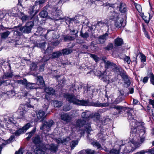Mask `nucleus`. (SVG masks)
<instances>
[{
	"label": "nucleus",
	"instance_id": "f257e3e1",
	"mask_svg": "<svg viewBox=\"0 0 154 154\" xmlns=\"http://www.w3.org/2000/svg\"><path fill=\"white\" fill-rule=\"evenodd\" d=\"M131 131L130 141H121L120 149L122 153H127L134 151L141 145L145 139L146 134L144 123L136 121Z\"/></svg>",
	"mask_w": 154,
	"mask_h": 154
},
{
	"label": "nucleus",
	"instance_id": "f03ea898",
	"mask_svg": "<svg viewBox=\"0 0 154 154\" xmlns=\"http://www.w3.org/2000/svg\"><path fill=\"white\" fill-rule=\"evenodd\" d=\"M113 108L116 109V112H114V115L121 116H127L128 119L132 120L134 118L131 112V111H132L131 108L128 107H124L122 106H115Z\"/></svg>",
	"mask_w": 154,
	"mask_h": 154
},
{
	"label": "nucleus",
	"instance_id": "7ed1b4c3",
	"mask_svg": "<svg viewBox=\"0 0 154 154\" xmlns=\"http://www.w3.org/2000/svg\"><path fill=\"white\" fill-rule=\"evenodd\" d=\"M64 97L70 103L80 105L86 106L89 105V103L88 100H79L77 99L73 94H66L64 95Z\"/></svg>",
	"mask_w": 154,
	"mask_h": 154
},
{
	"label": "nucleus",
	"instance_id": "20e7f679",
	"mask_svg": "<svg viewBox=\"0 0 154 154\" xmlns=\"http://www.w3.org/2000/svg\"><path fill=\"white\" fill-rule=\"evenodd\" d=\"M43 8L44 10L49 12L54 17L59 16L62 13L61 11L56 6L53 7L48 4Z\"/></svg>",
	"mask_w": 154,
	"mask_h": 154
},
{
	"label": "nucleus",
	"instance_id": "39448f33",
	"mask_svg": "<svg viewBox=\"0 0 154 154\" xmlns=\"http://www.w3.org/2000/svg\"><path fill=\"white\" fill-rule=\"evenodd\" d=\"M34 25V21H31L27 22L25 26L20 27L19 30L21 32L29 34L31 33L32 29Z\"/></svg>",
	"mask_w": 154,
	"mask_h": 154
},
{
	"label": "nucleus",
	"instance_id": "423d86ee",
	"mask_svg": "<svg viewBox=\"0 0 154 154\" xmlns=\"http://www.w3.org/2000/svg\"><path fill=\"white\" fill-rule=\"evenodd\" d=\"M28 107L27 105H21L19 107L18 110L17 111V113L18 115V118L22 119L24 117V115L25 114L27 111V109Z\"/></svg>",
	"mask_w": 154,
	"mask_h": 154
},
{
	"label": "nucleus",
	"instance_id": "0eeeda50",
	"mask_svg": "<svg viewBox=\"0 0 154 154\" xmlns=\"http://www.w3.org/2000/svg\"><path fill=\"white\" fill-rule=\"evenodd\" d=\"M30 126V124L29 123L26 124L25 125L23 126L22 128H20L15 132L13 133L15 136H18L21 134H23L28 129Z\"/></svg>",
	"mask_w": 154,
	"mask_h": 154
},
{
	"label": "nucleus",
	"instance_id": "6e6552de",
	"mask_svg": "<svg viewBox=\"0 0 154 154\" xmlns=\"http://www.w3.org/2000/svg\"><path fill=\"white\" fill-rule=\"evenodd\" d=\"M54 121L51 119L47 121H45L43 124L42 127H41L40 129L48 131L50 130V128L54 124Z\"/></svg>",
	"mask_w": 154,
	"mask_h": 154
},
{
	"label": "nucleus",
	"instance_id": "1a4fd4ad",
	"mask_svg": "<svg viewBox=\"0 0 154 154\" xmlns=\"http://www.w3.org/2000/svg\"><path fill=\"white\" fill-rule=\"evenodd\" d=\"M46 112L43 110H39L37 113V118L36 119V122H41L46 117Z\"/></svg>",
	"mask_w": 154,
	"mask_h": 154
},
{
	"label": "nucleus",
	"instance_id": "9d476101",
	"mask_svg": "<svg viewBox=\"0 0 154 154\" xmlns=\"http://www.w3.org/2000/svg\"><path fill=\"white\" fill-rule=\"evenodd\" d=\"M32 142L35 144L39 146H42L43 145H45L43 142L42 138L39 136L33 137Z\"/></svg>",
	"mask_w": 154,
	"mask_h": 154
},
{
	"label": "nucleus",
	"instance_id": "9b49d317",
	"mask_svg": "<svg viewBox=\"0 0 154 154\" xmlns=\"http://www.w3.org/2000/svg\"><path fill=\"white\" fill-rule=\"evenodd\" d=\"M60 119L65 123L70 122L71 120V117L67 113H64L60 115Z\"/></svg>",
	"mask_w": 154,
	"mask_h": 154
},
{
	"label": "nucleus",
	"instance_id": "f8f14e48",
	"mask_svg": "<svg viewBox=\"0 0 154 154\" xmlns=\"http://www.w3.org/2000/svg\"><path fill=\"white\" fill-rule=\"evenodd\" d=\"M43 147L44 149L49 150L54 152H56L57 149V147L53 144H45Z\"/></svg>",
	"mask_w": 154,
	"mask_h": 154
},
{
	"label": "nucleus",
	"instance_id": "ddd939ff",
	"mask_svg": "<svg viewBox=\"0 0 154 154\" xmlns=\"http://www.w3.org/2000/svg\"><path fill=\"white\" fill-rule=\"evenodd\" d=\"M117 19L115 23V25L116 27H124L125 26V23H123L124 19H123L117 18Z\"/></svg>",
	"mask_w": 154,
	"mask_h": 154
},
{
	"label": "nucleus",
	"instance_id": "4468645a",
	"mask_svg": "<svg viewBox=\"0 0 154 154\" xmlns=\"http://www.w3.org/2000/svg\"><path fill=\"white\" fill-rule=\"evenodd\" d=\"M36 6V5L35 4L34 5L30 6L29 8L27 9L28 13L30 15H32L34 11H35V12L33 15V16L32 17H33L39 11V10L38 9L36 10H35V8Z\"/></svg>",
	"mask_w": 154,
	"mask_h": 154
},
{
	"label": "nucleus",
	"instance_id": "2eb2a0df",
	"mask_svg": "<svg viewBox=\"0 0 154 154\" xmlns=\"http://www.w3.org/2000/svg\"><path fill=\"white\" fill-rule=\"evenodd\" d=\"M49 60V58H47L46 56H44L41 59V61L42 63L41 65H40L39 69L40 71H42L44 70V66L47 63V62Z\"/></svg>",
	"mask_w": 154,
	"mask_h": 154
},
{
	"label": "nucleus",
	"instance_id": "dca6fc26",
	"mask_svg": "<svg viewBox=\"0 0 154 154\" xmlns=\"http://www.w3.org/2000/svg\"><path fill=\"white\" fill-rule=\"evenodd\" d=\"M44 90L46 93L50 95H54L55 94V90L52 87H45Z\"/></svg>",
	"mask_w": 154,
	"mask_h": 154
},
{
	"label": "nucleus",
	"instance_id": "f3484780",
	"mask_svg": "<svg viewBox=\"0 0 154 154\" xmlns=\"http://www.w3.org/2000/svg\"><path fill=\"white\" fill-rule=\"evenodd\" d=\"M108 36V34L107 33L100 35L98 37V41L101 44L104 43L106 40V37Z\"/></svg>",
	"mask_w": 154,
	"mask_h": 154
},
{
	"label": "nucleus",
	"instance_id": "a211bd4d",
	"mask_svg": "<svg viewBox=\"0 0 154 154\" xmlns=\"http://www.w3.org/2000/svg\"><path fill=\"white\" fill-rule=\"evenodd\" d=\"M95 151L91 149H83L79 152V154H94Z\"/></svg>",
	"mask_w": 154,
	"mask_h": 154
},
{
	"label": "nucleus",
	"instance_id": "6ab92c4d",
	"mask_svg": "<svg viewBox=\"0 0 154 154\" xmlns=\"http://www.w3.org/2000/svg\"><path fill=\"white\" fill-rule=\"evenodd\" d=\"M120 11L122 13H125L126 12L127 8L126 5L124 3L120 2L119 6H118L117 7H119Z\"/></svg>",
	"mask_w": 154,
	"mask_h": 154
},
{
	"label": "nucleus",
	"instance_id": "aec40b11",
	"mask_svg": "<svg viewBox=\"0 0 154 154\" xmlns=\"http://www.w3.org/2000/svg\"><path fill=\"white\" fill-rule=\"evenodd\" d=\"M46 30L44 29H43L41 27H39L37 28V30L36 32L38 33H39L41 35H44L45 38H46V36L49 32V31L48 30L46 34H43V32L46 31Z\"/></svg>",
	"mask_w": 154,
	"mask_h": 154
},
{
	"label": "nucleus",
	"instance_id": "412c9836",
	"mask_svg": "<svg viewBox=\"0 0 154 154\" xmlns=\"http://www.w3.org/2000/svg\"><path fill=\"white\" fill-rule=\"evenodd\" d=\"M112 70L113 72L118 73V75H119V74H120L123 70L122 68L118 66L115 64V65H114L112 68Z\"/></svg>",
	"mask_w": 154,
	"mask_h": 154
},
{
	"label": "nucleus",
	"instance_id": "4be33fe9",
	"mask_svg": "<svg viewBox=\"0 0 154 154\" xmlns=\"http://www.w3.org/2000/svg\"><path fill=\"white\" fill-rule=\"evenodd\" d=\"M36 84L32 83H30L27 81V83L25 85L26 88L28 90H31L36 88Z\"/></svg>",
	"mask_w": 154,
	"mask_h": 154
},
{
	"label": "nucleus",
	"instance_id": "5701e85b",
	"mask_svg": "<svg viewBox=\"0 0 154 154\" xmlns=\"http://www.w3.org/2000/svg\"><path fill=\"white\" fill-rule=\"evenodd\" d=\"M109 104V103L108 102L101 103L97 102L93 103V106L96 107H103L108 106Z\"/></svg>",
	"mask_w": 154,
	"mask_h": 154
},
{
	"label": "nucleus",
	"instance_id": "b1692460",
	"mask_svg": "<svg viewBox=\"0 0 154 154\" xmlns=\"http://www.w3.org/2000/svg\"><path fill=\"white\" fill-rule=\"evenodd\" d=\"M20 14L21 16L20 19L23 22H25L29 19H31L33 18V17H31L29 16L24 14L22 12H21Z\"/></svg>",
	"mask_w": 154,
	"mask_h": 154
},
{
	"label": "nucleus",
	"instance_id": "393cba45",
	"mask_svg": "<svg viewBox=\"0 0 154 154\" xmlns=\"http://www.w3.org/2000/svg\"><path fill=\"white\" fill-rule=\"evenodd\" d=\"M89 30L88 29L86 32H84L82 29L80 31V36L84 39L87 38L89 36Z\"/></svg>",
	"mask_w": 154,
	"mask_h": 154
},
{
	"label": "nucleus",
	"instance_id": "a878e982",
	"mask_svg": "<svg viewBox=\"0 0 154 154\" xmlns=\"http://www.w3.org/2000/svg\"><path fill=\"white\" fill-rule=\"evenodd\" d=\"M13 76V72H11L4 73V75L2 76L0 78L2 79H9L12 78Z\"/></svg>",
	"mask_w": 154,
	"mask_h": 154
},
{
	"label": "nucleus",
	"instance_id": "bb28decb",
	"mask_svg": "<svg viewBox=\"0 0 154 154\" xmlns=\"http://www.w3.org/2000/svg\"><path fill=\"white\" fill-rule=\"evenodd\" d=\"M91 117L94 118V120L97 122H98L100 121V115L98 112H95L93 114Z\"/></svg>",
	"mask_w": 154,
	"mask_h": 154
},
{
	"label": "nucleus",
	"instance_id": "cd10ccee",
	"mask_svg": "<svg viewBox=\"0 0 154 154\" xmlns=\"http://www.w3.org/2000/svg\"><path fill=\"white\" fill-rule=\"evenodd\" d=\"M75 38L76 37L74 36H70L69 35H64L63 37V40L65 42L72 41L74 40Z\"/></svg>",
	"mask_w": 154,
	"mask_h": 154
},
{
	"label": "nucleus",
	"instance_id": "c85d7f7f",
	"mask_svg": "<svg viewBox=\"0 0 154 154\" xmlns=\"http://www.w3.org/2000/svg\"><path fill=\"white\" fill-rule=\"evenodd\" d=\"M10 33L11 32L8 31L4 32L2 33H0L1 39H6L8 37Z\"/></svg>",
	"mask_w": 154,
	"mask_h": 154
},
{
	"label": "nucleus",
	"instance_id": "c756f323",
	"mask_svg": "<svg viewBox=\"0 0 154 154\" xmlns=\"http://www.w3.org/2000/svg\"><path fill=\"white\" fill-rule=\"evenodd\" d=\"M85 130L86 133L88 134V135L87 136V139L88 140H90V138L89 137V134H90V132L91 131H92V129L90 126V124H88L86 125Z\"/></svg>",
	"mask_w": 154,
	"mask_h": 154
},
{
	"label": "nucleus",
	"instance_id": "7c9ffc66",
	"mask_svg": "<svg viewBox=\"0 0 154 154\" xmlns=\"http://www.w3.org/2000/svg\"><path fill=\"white\" fill-rule=\"evenodd\" d=\"M106 151L107 153L108 154H118L119 153V152H121L120 148L118 149H112L109 150L106 149Z\"/></svg>",
	"mask_w": 154,
	"mask_h": 154
},
{
	"label": "nucleus",
	"instance_id": "2f4dec72",
	"mask_svg": "<svg viewBox=\"0 0 154 154\" xmlns=\"http://www.w3.org/2000/svg\"><path fill=\"white\" fill-rule=\"evenodd\" d=\"M44 145H43L42 146H39L36 150V154H45V151L46 149H44L43 146Z\"/></svg>",
	"mask_w": 154,
	"mask_h": 154
},
{
	"label": "nucleus",
	"instance_id": "473e14b6",
	"mask_svg": "<svg viewBox=\"0 0 154 154\" xmlns=\"http://www.w3.org/2000/svg\"><path fill=\"white\" fill-rule=\"evenodd\" d=\"M11 81L10 80H5L0 78V86L3 85L4 86H7L10 84Z\"/></svg>",
	"mask_w": 154,
	"mask_h": 154
},
{
	"label": "nucleus",
	"instance_id": "72a5a7b5",
	"mask_svg": "<svg viewBox=\"0 0 154 154\" xmlns=\"http://www.w3.org/2000/svg\"><path fill=\"white\" fill-rule=\"evenodd\" d=\"M105 64V67L106 69H108L110 68H112L114 65H115V64L114 63L111 62L109 61L105 60L104 61Z\"/></svg>",
	"mask_w": 154,
	"mask_h": 154
},
{
	"label": "nucleus",
	"instance_id": "f704fd0d",
	"mask_svg": "<svg viewBox=\"0 0 154 154\" xmlns=\"http://www.w3.org/2000/svg\"><path fill=\"white\" fill-rule=\"evenodd\" d=\"M39 15L40 17L43 18H46L48 16V12L45 10H43L39 13Z\"/></svg>",
	"mask_w": 154,
	"mask_h": 154
},
{
	"label": "nucleus",
	"instance_id": "c9c22d12",
	"mask_svg": "<svg viewBox=\"0 0 154 154\" xmlns=\"http://www.w3.org/2000/svg\"><path fill=\"white\" fill-rule=\"evenodd\" d=\"M60 19L63 20V22H65L67 25H69L70 23H72V18H70L68 17H60Z\"/></svg>",
	"mask_w": 154,
	"mask_h": 154
},
{
	"label": "nucleus",
	"instance_id": "e433bc0d",
	"mask_svg": "<svg viewBox=\"0 0 154 154\" xmlns=\"http://www.w3.org/2000/svg\"><path fill=\"white\" fill-rule=\"evenodd\" d=\"M124 99V97L122 96H119L116 98L113 102V103L115 104H117L123 101Z\"/></svg>",
	"mask_w": 154,
	"mask_h": 154
},
{
	"label": "nucleus",
	"instance_id": "4c0bfd02",
	"mask_svg": "<svg viewBox=\"0 0 154 154\" xmlns=\"http://www.w3.org/2000/svg\"><path fill=\"white\" fill-rule=\"evenodd\" d=\"M123 43V40L121 38H117L115 40V44L116 46H120Z\"/></svg>",
	"mask_w": 154,
	"mask_h": 154
},
{
	"label": "nucleus",
	"instance_id": "58836bf2",
	"mask_svg": "<svg viewBox=\"0 0 154 154\" xmlns=\"http://www.w3.org/2000/svg\"><path fill=\"white\" fill-rule=\"evenodd\" d=\"M37 84L38 85H43L44 84V81L43 78L41 76L37 77Z\"/></svg>",
	"mask_w": 154,
	"mask_h": 154
},
{
	"label": "nucleus",
	"instance_id": "ea45409f",
	"mask_svg": "<svg viewBox=\"0 0 154 154\" xmlns=\"http://www.w3.org/2000/svg\"><path fill=\"white\" fill-rule=\"evenodd\" d=\"M53 105L54 107H59L62 105V102L57 100H53L52 101Z\"/></svg>",
	"mask_w": 154,
	"mask_h": 154
},
{
	"label": "nucleus",
	"instance_id": "a19ab883",
	"mask_svg": "<svg viewBox=\"0 0 154 154\" xmlns=\"http://www.w3.org/2000/svg\"><path fill=\"white\" fill-rule=\"evenodd\" d=\"M62 54L63 55H68L71 54L72 52V50L68 48H65L61 50Z\"/></svg>",
	"mask_w": 154,
	"mask_h": 154
},
{
	"label": "nucleus",
	"instance_id": "79ce46f5",
	"mask_svg": "<svg viewBox=\"0 0 154 154\" xmlns=\"http://www.w3.org/2000/svg\"><path fill=\"white\" fill-rule=\"evenodd\" d=\"M86 121L84 119H80L78 120L76 122L77 125L78 127H82L84 125Z\"/></svg>",
	"mask_w": 154,
	"mask_h": 154
},
{
	"label": "nucleus",
	"instance_id": "37998d69",
	"mask_svg": "<svg viewBox=\"0 0 154 154\" xmlns=\"http://www.w3.org/2000/svg\"><path fill=\"white\" fill-rule=\"evenodd\" d=\"M82 117L84 119H87L90 116V113L88 111H86L85 112H83L81 115Z\"/></svg>",
	"mask_w": 154,
	"mask_h": 154
},
{
	"label": "nucleus",
	"instance_id": "c03bdc74",
	"mask_svg": "<svg viewBox=\"0 0 154 154\" xmlns=\"http://www.w3.org/2000/svg\"><path fill=\"white\" fill-rule=\"evenodd\" d=\"M147 76L150 79V81L152 84L154 85V75L152 72H149L147 73Z\"/></svg>",
	"mask_w": 154,
	"mask_h": 154
},
{
	"label": "nucleus",
	"instance_id": "a18cd8bd",
	"mask_svg": "<svg viewBox=\"0 0 154 154\" xmlns=\"http://www.w3.org/2000/svg\"><path fill=\"white\" fill-rule=\"evenodd\" d=\"M62 55L61 52L60 51L55 52L52 53V57L53 58H58Z\"/></svg>",
	"mask_w": 154,
	"mask_h": 154
},
{
	"label": "nucleus",
	"instance_id": "49530a36",
	"mask_svg": "<svg viewBox=\"0 0 154 154\" xmlns=\"http://www.w3.org/2000/svg\"><path fill=\"white\" fill-rule=\"evenodd\" d=\"M91 144L94 146L97 147L98 149L101 148L100 144L97 141H93L91 142Z\"/></svg>",
	"mask_w": 154,
	"mask_h": 154
},
{
	"label": "nucleus",
	"instance_id": "de8ad7c7",
	"mask_svg": "<svg viewBox=\"0 0 154 154\" xmlns=\"http://www.w3.org/2000/svg\"><path fill=\"white\" fill-rule=\"evenodd\" d=\"M119 75L121 76L123 80L128 77L126 72L124 70Z\"/></svg>",
	"mask_w": 154,
	"mask_h": 154
},
{
	"label": "nucleus",
	"instance_id": "09e8293b",
	"mask_svg": "<svg viewBox=\"0 0 154 154\" xmlns=\"http://www.w3.org/2000/svg\"><path fill=\"white\" fill-rule=\"evenodd\" d=\"M78 143V141L77 140H74L70 143V147L71 149H73L77 145Z\"/></svg>",
	"mask_w": 154,
	"mask_h": 154
},
{
	"label": "nucleus",
	"instance_id": "8fccbe9b",
	"mask_svg": "<svg viewBox=\"0 0 154 154\" xmlns=\"http://www.w3.org/2000/svg\"><path fill=\"white\" fill-rule=\"evenodd\" d=\"M72 88H74V89L76 91L77 90H79L80 88H82V87L80 86L79 84L77 83L72 84Z\"/></svg>",
	"mask_w": 154,
	"mask_h": 154
},
{
	"label": "nucleus",
	"instance_id": "3c124183",
	"mask_svg": "<svg viewBox=\"0 0 154 154\" xmlns=\"http://www.w3.org/2000/svg\"><path fill=\"white\" fill-rule=\"evenodd\" d=\"M44 51V53L45 54H48L51 53L52 50L51 47L50 46H48L46 50L45 51H45Z\"/></svg>",
	"mask_w": 154,
	"mask_h": 154
},
{
	"label": "nucleus",
	"instance_id": "603ef678",
	"mask_svg": "<svg viewBox=\"0 0 154 154\" xmlns=\"http://www.w3.org/2000/svg\"><path fill=\"white\" fill-rule=\"evenodd\" d=\"M14 138V136H11L9 139H8L6 141H5L4 143H3V144L5 145L8 143H10Z\"/></svg>",
	"mask_w": 154,
	"mask_h": 154
},
{
	"label": "nucleus",
	"instance_id": "864d4df0",
	"mask_svg": "<svg viewBox=\"0 0 154 154\" xmlns=\"http://www.w3.org/2000/svg\"><path fill=\"white\" fill-rule=\"evenodd\" d=\"M47 0H38L35 2V5H36L38 4L40 6H41V5L44 4L46 2Z\"/></svg>",
	"mask_w": 154,
	"mask_h": 154
},
{
	"label": "nucleus",
	"instance_id": "5fc2aeb1",
	"mask_svg": "<svg viewBox=\"0 0 154 154\" xmlns=\"http://www.w3.org/2000/svg\"><path fill=\"white\" fill-rule=\"evenodd\" d=\"M71 109V107L70 106V105L69 104H67L63 106V111L66 112L69 111Z\"/></svg>",
	"mask_w": 154,
	"mask_h": 154
},
{
	"label": "nucleus",
	"instance_id": "6e6d98bb",
	"mask_svg": "<svg viewBox=\"0 0 154 154\" xmlns=\"http://www.w3.org/2000/svg\"><path fill=\"white\" fill-rule=\"evenodd\" d=\"M70 31L71 35H75L74 36L76 37V38L78 37L77 34L78 32V31L77 30L70 29Z\"/></svg>",
	"mask_w": 154,
	"mask_h": 154
},
{
	"label": "nucleus",
	"instance_id": "4d7b16f0",
	"mask_svg": "<svg viewBox=\"0 0 154 154\" xmlns=\"http://www.w3.org/2000/svg\"><path fill=\"white\" fill-rule=\"evenodd\" d=\"M110 15L111 16V19H114L116 18L117 19L118 17V14L115 12V11L111 12L110 13Z\"/></svg>",
	"mask_w": 154,
	"mask_h": 154
},
{
	"label": "nucleus",
	"instance_id": "13d9d810",
	"mask_svg": "<svg viewBox=\"0 0 154 154\" xmlns=\"http://www.w3.org/2000/svg\"><path fill=\"white\" fill-rule=\"evenodd\" d=\"M23 44V42H22L21 40H19L15 41L14 45L15 47H19L20 45H22Z\"/></svg>",
	"mask_w": 154,
	"mask_h": 154
},
{
	"label": "nucleus",
	"instance_id": "bf43d9fd",
	"mask_svg": "<svg viewBox=\"0 0 154 154\" xmlns=\"http://www.w3.org/2000/svg\"><path fill=\"white\" fill-rule=\"evenodd\" d=\"M17 82L18 84H22L25 86V85L27 83V80L26 79L18 80H17Z\"/></svg>",
	"mask_w": 154,
	"mask_h": 154
},
{
	"label": "nucleus",
	"instance_id": "052dcab7",
	"mask_svg": "<svg viewBox=\"0 0 154 154\" xmlns=\"http://www.w3.org/2000/svg\"><path fill=\"white\" fill-rule=\"evenodd\" d=\"M37 68V65L34 63H32L30 65V69L32 71L35 70Z\"/></svg>",
	"mask_w": 154,
	"mask_h": 154
},
{
	"label": "nucleus",
	"instance_id": "680f3d73",
	"mask_svg": "<svg viewBox=\"0 0 154 154\" xmlns=\"http://www.w3.org/2000/svg\"><path fill=\"white\" fill-rule=\"evenodd\" d=\"M62 139L63 143L65 144H66V143L68 142L70 140H71L70 138L69 137H63Z\"/></svg>",
	"mask_w": 154,
	"mask_h": 154
},
{
	"label": "nucleus",
	"instance_id": "e2e57ef3",
	"mask_svg": "<svg viewBox=\"0 0 154 154\" xmlns=\"http://www.w3.org/2000/svg\"><path fill=\"white\" fill-rule=\"evenodd\" d=\"M123 80L124 81L125 84L127 85V87L130 86L131 84V82L128 77L124 79Z\"/></svg>",
	"mask_w": 154,
	"mask_h": 154
},
{
	"label": "nucleus",
	"instance_id": "0e129e2a",
	"mask_svg": "<svg viewBox=\"0 0 154 154\" xmlns=\"http://www.w3.org/2000/svg\"><path fill=\"white\" fill-rule=\"evenodd\" d=\"M113 47V45L112 44L109 43L107 46L104 48V49L106 50L109 51L112 49Z\"/></svg>",
	"mask_w": 154,
	"mask_h": 154
},
{
	"label": "nucleus",
	"instance_id": "69168bd1",
	"mask_svg": "<svg viewBox=\"0 0 154 154\" xmlns=\"http://www.w3.org/2000/svg\"><path fill=\"white\" fill-rule=\"evenodd\" d=\"M146 153L150 154H154V147L146 149Z\"/></svg>",
	"mask_w": 154,
	"mask_h": 154
},
{
	"label": "nucleus",
	"instance_id": "338daca9",
	"mask_svg": "<svg viewBox=\"0 0 154 154\" xmlns=\"http://www.w3.org/2000/svg\"><path fill=\"white\" fill-rule=\"evenodd\" d=\"M8 122H9V123L14 124L16 123V122L14 119V118L11 117H9L8 119Z\"/></svg>",
	"mask_w": 154,
	"mask_h": 154
},
{
	"label": "nucleus",
	"instance_id": "774afa93",
	"mask_svg": "<svg viewBox=\"0 0 154 154\" xmlns=\"http://www.w3.org/2000/svg\"><path fill=\"white\" fill-rule=\"evenodd\" d=\"M124 60L128 64H129L130 63L131 60L130 57L126 56L124 58Z\"/></svg>",
	"mask_w": 154,
	"mask_h": 154
}]
</instances>
